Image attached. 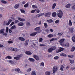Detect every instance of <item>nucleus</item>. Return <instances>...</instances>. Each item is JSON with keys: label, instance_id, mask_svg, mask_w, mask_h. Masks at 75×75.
I'll return each instance as SVG.
<instances>
[{"label": "nucleus", "instance_id": "nucleus-1", "mask_svg": "<svg viewBox=\"0 0 75 75\" xmlns=\"http://www.w3.org/2000/svg\"><path fill=\"white\" fill-rule=\"evenodd\" d=\"M59 13H57L58 17H59V18H62V16H63V13L62 11L61 10H59Z\"/></svg>", "mask_w": 75, "mask_h": 75}, {"label": "nucleus", "instance_id": "nucleus-2", "mask_svg": "<svg viewBox=\"0 0 75 75\" xmlns=\"http://www.w3.org/2000/svg\"><path fill=\"white\" fill-rule=\"evenodd\" d=\"M23 57V54H21L19 55H18V56L15 57L14 59H16V60H19L20 59V57Z\"/></svg>", "mask_w": 75, "mask_h": 75}, {"label": "nucleus", "instance_id": "nucleus-3", "mask_svg": "<svg viewBox=\"0 0 75 75\" xmlns=\"http://www.w3.org/2000/svg\"><path fill=\"white\" fill-rule=\"evenodd\" d=\"M53 72L54 74L55 72H57L58 70V67L57 66L54 67L53 68Z\"/></svg>", "mask_w": 75, "mask_h": 75}, {"label": "nucleus", "instance_id": "nucleus-4", "mask_svg": "<svg viewBox=\"0 0 75 75\" xmlns=\"http://www.w3.org/2000/svg\"><path fill=\"white\" fill-rule=\"evenodd\" d=\"M51 14V13L48 12L47 13H46L45 14V16L46 17H50V16Z\"/></svg>", "mask_w": 75, "mask_h": 75}, {"label": "nucleus", "instance_id": "nucleus-5", "mask_svg": "<svg viewBox=\"0 0 75 75\" xmlns=\"http://www.w3.org/2000/svg\"><path fill=\"white\" fill-rule=\"evenodd\" d=\"M33 58H34L37 61H38L40 59V58L37 55H33Z\"/></svg>", "mask_w": 75, "mask_h": 75}, {"label": "nucleus", "instance_id": "nucleus-6", "mask_svg": "<svg viewBox=\"0 0 75 75\" xmlns=\"http://www.w3.org/2000/svg\"><path fill=\"white\" fill-rule=\"evenodd\" d=\"M28 61L32 62H34L35 61V59L32 58H29L28 59Z\"/></svg>", "mask_w": 75, "mask_h": 75}, {"label": "nucleus", "instance_id": "nucleus-7", "mask_svg": "<svg viewBox=\"0 0 75 75\" xmlns=\"http://www.w3.org/2000/svg\"><path fill=\"white\" fill-rule=\"evenodd\" d=\"M26 54H27V55H30L32 54V53L30 51H27L25 52Z\"/></svg>", "mask_w": 75, "mask_h": 75}, {"label": "nucleus", "instance_id": "nucleus-8", "mask_svg": "<svg viewBox=\"0 0 75 75\" xmlns=\"http://www.w3.org/2000/svg\"><path fill=\"white\" fill-rule=\"evenodd\" d=\"M74 28H70L69 29V31L70 33H74Z\"/></svg>", "mask_w": 75, "mask_h": 75}, {"label": "nucleus", "instance_id": "nucleus-9", "mask_svg": "<svg viewBox=\"0 0 75 75\" xmlns=\"http://www.w3.org/2000/svg\"><path fill=\"white\" fill-rule=\"evenodd\" d=\"M37 32H33L30 34V35L31 37H33V36H35L36 35H37Z\"/></svg>", "mask_w": 75, "mask_h": 75}, {"label": "nucleus", "instance_id": "nucleus-10", "mask_svg": "<svg viewBox=\"0 0 75 75\" xmlns=\"http://www.w3.org/2000/svg\"><path fill=\"white\" fill-rule=\"evenodd\" d=\"M18 20L20 21H25V19L23 18H18Z\"/></svg>", "mask_w": 75, "mask_h": 75}, {"label": "nucleus", "instance_id": "nucleus-11", "mask_svg": "<svg viewBox=\"0 0 75 75\" xmlns=\"http://www.w3.org/2000/svg\"><path fill=\"white\" fill-rule=\"evenodd\" d=\"M52 16L53 17H55L57 16V13L55 12H54L52 13Z\"/></svg>", "mask_w": 75, "mask_h": 75}, {"label": "nucleus", "instance_id": "nucleus-12", "mask_svg": "<svg viewBox=\"0 0 75 75\" xmlns=\"http://www.w3.org/2000/svg\"><path fill=\"white\" fill-rule=\"evenodd\" d=\"M70 7L71 4H68L66 5L65 7H66V8H69Z\"/></svg>", "mask_w": 75, "mask_h": 75}, {"label": "nucleus", "instance_id": "nucleus-13", "mask_svg": "<svg viewBox=\"0 0 75 75\" xmlns=\"http://www.w3.org/2000/svg\"><path fill=\"white\" fill-rule=\"evenodd\" d=\"M18 40H21V41H25V39L21 37H19L18 38Z\"/></svg>", "mask_w": 75, "mask_h": 75}, {"label": "nucleus", "instance_id": "nucleus-14", "mask_svg": "<svg viewBox=\"0 0 75 75\" xmlns=\"http://www.w3.org/2000/svg\"><path fill=\"white\" fill-rule=\"evenodd\" d=\"M20 6V4H18L16 5L15 6H14V8H18V7H19V6Z\"/></svg>", "mask_w": 75, "mask_h": 75}, {"label": "nucleus", "instance_id": "nucleus-15", "mask_svg": "<svg viewBox=\"0 0 75 75\" xmlns=\"http://www.w3.org/2000/svg\"><path fill=\"white\" fill-rule=\"evenodd\" d=\"M35 31H39L40 30V28L39 27H37L34 29Z\"/></svg>", "mask_w": 75, "mask_h": 75}, {"label": "nucleus", "instance_id": "nucleus-16", "mask_svg": "<svg viewBox=\"0 0 75 75\" xmlns=\"http://www.w3.org/2000/svg\"><path fill=\"white\" fill-rule=\"evenodd\" d=\"M64 41H65V39H61L59 41V42H60V43H63V42H64Z\"/></svg>", "mask_w": 75, "mask_h": 75}, {"label": "nucleus", "instance_id": "nucleus-17", "mask_svg": "<svg viewBox=\"0 0 75 75\" xmlns=\"http://www.w3.org/2000/svg\"><path fill=\"white\" fill-rule=\"evenodd\" d=\"M24 25V23L22 22H20L18 24V25L20 27H21V26H23V25Z\"/></svg>", "mask_w": 75, "mask_h": 75}, {"label": "nucleus", "instance_id": "nucleus-18", "mask_svg": "<svg viewBox=\"0 0 75 75\" xmlns=\"http://www.w3.org/2000/svg\"><path fill=\"white\" fill-rule=\"evenodd\" d=\"M52 51H53V50H52L51 47V48H49L48 50V52H49V53L51 52H52Z\"/></svg>", "mask_w": 75, "mask_h": 75}, {"label": "nucleus", "instance_id": "nucleus-19", "mask_svg": "<svg viewBox=\"0 0 75 75\" xmlns=\"http://www.w3.org/2000/svg\"><path fill=\"white\" fill-rule=\"evenodd\" d=\"M47 21L48 23H51L53 22V21L52 19L47 20Z\"/></svg>", "mask_w": 75, "mask_h": 75}, {"label": "nucleus", "instance_id": "nucleus-20", "mask_svg": "<svg viewBox=\"0 0 75 75\" xmlns=\"http://www.w3.org/2000/svg\"><path fill=\"white\" fill-rule=\"evenodd\" d=\"M60 55L62 57H65L67 56V54L65 53H62L60 54Z\"/></svg>", "mask_w": 75, "mask_h": 75}, {"label": "nucleus", "instance_id": "nucleus-21", "mask_svg": "<svg viewBox=\"0 0 75 75\" xmlns=\"http://www.w3.org/2000/svg\"><path fill=\"white\" fill-rule=\"evenodd\" d=\"M75 50V47L74 46H73L72 48H71V52H74Z\"/></svg>", "mask_w": 75, "mask_h": 75}, {"label": "nucleus", "instance_id": "nucleus-22", "mask_svg": "<svg viewBox=\"0 0 75 75\" xmlns=\"http://www.w3.org/2000/svg\"><path fill=\"white\" fill-rule=\"evenodd\" d=\"M1 2L2 3H3L4 4H7V1H6L4 0H1Z\"/></svg>", "mask_w": 75, "mask_h": 75}, {"label": "nucleus", "instance_id": "nucleus-23", "mask_svg": "<svg viewBox=\"0 0 75 75\" xmlns=\"http://www.w3.org/2000/svg\"><path fill=\"white\" fill-rule=\"evenodd\" d=\"M51 48H52L53 50H55L57 48V47L55 46H52L51 47Z\"/></svg>", "mask_w": 75, "mask_h": 75}, {"label": "nucleus", "instance_id": "nucleus-24", "mask_svg": "<svg viewBox=\"0 0 75 75\" xmlns=\"http://www.w3.org/2000/svg\"><path fill=\"white\" fill-rule=\"evenodd\" d=\"M45 75H50L51 74V73L50 71H46L45 73Z\"/></svg>", "mask_w": 75, "mask_h": 75}, {"label": "nucleus", "instance_id": "nucleus-25", "mask_svg": "<svg viewBox=\"0 0 75 75\" xmlns=\"http://www.w3.org/2000/svg\"><path fill=\"white\" fill-rule=\"evenodd\" d=\"M72 41L74 42H75V36H74L72 38Z\"/></svg>", "mask_w": 75, "mask_h": 75}, {"label": "nucleus", "instance_id": "nucleus-26", "mask_svg": "<svg viewBox=\"0 0 75 75\" xmlns=\"http://www.w3.org/2000/svg\"><path fill=\"white\" fill-rule=\"evenodd\" d=\"M32 75H36V73L34 71H33L31 73Z\"/></svg>", "mask_w": 75, "mask_h": 75}, {"label": "nucleus", "instance_id": "nucleus-27", "mask_svg": "<svg viewBox=\"0 0 75 75\" xmlns=\"http://www.w3.org/2000/svg\"><path fill=\"white\" fill-rule=\"evenodd\" d=\"M8 61L9 62V63L11 64L12 65H14V62H13V61L12 60H9Z\"/></svg>", "mask_w": 75, "mask_h": 75}, {"label": "nucleus", "instance_id": "nucleus-28", "mask_svg": "<svg viewBox=\"0 0 75 75\" xmlns=\"http://www.w3.org/2000/svg\"><path fill=\"white\" fill-rule=\"evenodd\" d=\"M42 41H43V39H42V38H39V42H42Z\"/></svg>", "mask_w": 75, "mask_h": 75}, {"label": "nucleus", "instance_id": "nucleus-29", "mask_svg": "<svg viewBox=\"0 0 75 75\" xmlns=\"http://www.w3.org/2000/svg\"><path fill=\"white\" fill-rule=\"evenodd\" d=\"M7 58H8L9 59H11L12 58L11 57V56H7L6 58H5L6 59H7Z\"/></svg>", "mask_w": 75, "mask_h": 75}, {"label": "nucleus", "instance_id": "nucleus-30", "mask_svg": "<svg viewBox=\"0 0 75 75\" xmlns=\"http://www.w3.org/2000/svg\"><path fill=\"white\" fill-rule=\"evenodd\" d=\"M60 50V52H61V51H64L65 50V49L64 48H63L62 47H60L59 49Z\"/></svg>", "mask_w": 75, "mask_h": 75}, {"label": "nucleus", "instance_id": "nucleus-31", "mask_svg": "<svg viewBox=\"0 0 75 75\" xmlns=\"http://www.w3.org/2000/svg\"><path fill=\"white\" fill-rule=\"evenodd\" d=\"M11 28L12 30H14V29L16 28V26L15 25H13L11 27Z\"/></svg>", "mask_w": 75, "mask_h": 75}, {"label": "nucleus", "instance_id": "nucleus-32", "mask_svg": "<svg viewBox=\"0 0 75 75\" xmlns=\"http://www.w3.org/2000/svg\"><path fill=\"white\" fill-rule=\"evenodd\" d=\"M4 29H2L0 30V33H1V34H3V33H4Z\"/></svg>", "mask_w": 75, "mask_h": 75}, {"label": "nucleus", "instance_id": "nucleus-33", "mask_svg": "<svg viewBox=\"0 0 75 75\" xmlns=\"http://www.w3.org/2000/svg\"><path fill=\"white\" fill-rule=\"evenodd\" d=\"M53 36L54 35L52 34H49L48 35V37H49V38H51L52 37H53Z\"/></svg>", "mask_w": 75, "mask_h": 75}, {"label": "nucleus", "instance_id": "nucleus-34", "mask_svg": "<svg viewBox=\"0 0 75 75\" xmlns=\"http://www.w3.org/2000/svg\"><path fill=\"white\" fill-rule=\"evenodd\" d=\"M44 25L45 28H47L48 27V25L47 23H44Z\"/></svg>", "mask_w": 75, "mask_h": 75}, {"label": "nucleus", "instance_id": "nucleus-35", "mask_svg": "<svg viewBox=\"0 0 75 75\" xmlns=\"http://www.w3.org/2000/svg\"><path fill=\"white\" fill-rule=\"evenodd\" d=\"M69 25H70V26H71L72 25V22L71 21V20H70L69 21Z\"/></svg>", "mask_w": 75, "mask_h": 75}, {"label": "nucleus", "instance_id": "nucleus-36", "mask_svg": "<svg viewBox=\"0 0 75 75\" xmlns=\"http://www.w3.org/2000/svg\"><path fill=\"white\" fill-rule=\"evenodd\" d=\"M55 6H56V4L55 3H54L52 6V8H53V9L55 8Z\"/></svg>", "mask_w": 75, "mask_h": 75}, {"label": "nucleus", "instance_id": "nucleus-37", "mask_svg": "<svg viewBox=\"0 0 75 75\" xmlns=\"http://www.w3.org/2000/svg\"><path fill=\"white\" fill-rule=\"evenodd\" d=\"M65 46L67 47H69V44L68 42L65 45Z\"/></svg>", "mask_w": 75, "mask_h": 75}, {"label": "nucleus", "instance_id": "nucleus-38", "mask_svg": "<svg viewBox=\"0 0 75 75\" xmlns=\"http://www.w3.org/2000/svg\"><path fill=\"white\" fill-rule=\"evenodd\" d=\"M28 6V4L27 3L25 4V5H24V7L25 8H26Z\"/></svg>", "mask_w": 75, "mask_h": 75}, {"label": "nucleus", "instance_id": "nucleus-39", "mask_svg": "<svg viewBox=\"0 0 75 75\" xmlns=\"http://www.w3.org/2000/svg\"><path fill=\"white\" fill-rule=\"evenodd\" d=\"M64 66L62 65L60 67V70H61V71H63V70H64Z\"/></svg>", "mask_w": 75, "mask_h": 75}, {"label": "nucleus", "instance_id": "nucleus-40", "mask_svg": "<svg viewBox=\"0 0 75 75\" xmlns=\"http://www.w3.org/2000/svg\"><path fill=\"white\" fill-rule=\"evenodd\" d=\"M69 60L71 64H73V63H74V60H71V59H70Z\"/></svg>", "mask_w": 75, "mask_h": 75}, {"label": "nucleus", "instance_id": "nucleus-41", "mask_svg": "<svg viewBox=\"0 0 75 75\" xmlns=\"http://www.w3.org/2000/svg\"><path fill=\"white\" fill-rule=\"evenodd\" d=\"M68 57H69V58H73L74 57V55H69Z\"/></svg>", "mask_w": 75, "mask_h": 75}, {"label": "nucleus", "instance_id": "nucleus-42", "mask_svg": "<svg viewBox=\"0 0 75 75\" xmlns=\"http://www.w3.org/2000/svg\"><path fill=\"white\" fill-rule=\"evenodd\" d=\"M36 11V13H40V10L38 8H37L36 9H35Z\"/></svg>", "mask_w": 75, "mask_h": 75}, {"label": "nucleus", "instance_id": "nucleus-43", "mask_svg": "<svg viewBox=\"0 0 75 75\" xmlns=\"http://www.w3.org/2000/svg\"><path fill=\"white\" fill-rule=\"evenodd\" d=\"M63 33H64V32H62V33H59L57 34V35H59L60 36H61V35H62Z\"/></svg>", "mask_w": 75, "mask_h": 75}, {"label": "nucleus", "instance_id": "nucleus-44", "mask_svg": "<svg viewBox=\"0 0 75 75\" xmlns=\"http://www.w3.org/2000/svg\"><path fill=\"white\" fill-rule=\"evenodd\" d=\"M13 29L11 28H10L9 30V32L10 33H11V32L13 31Z\"/></svg>", "mask_w": 75, "mask_h": 75}, {"label": "nucleus", "instance_id": "nucleus-45", "mask_svg": "<svg viewBox=\"0 0 75 75\" xmlns=\"http://www.w3.org/2000/svg\"><path fill=\"white\" fill-rule=\"evenodd\" d=\"M70 69H71V70L73 71V70H74V69H75V67H72Z\"/></svg>", "mask_w": 75, "mask_h": 75}, {"label": "nucleus", "instance_id": "nucleus-46", "mask_svg": "<svg viewBox=\"0 0 75 75\" xmlns=\"http://www.w3.org/2000/svg\"><path fill=\"white\" fill-rule=\"evenodd\" d=\"M56 52L57 53H58V52H60V50L59 49H57L56 50Z\"/></svg>", "mask_w": 75, "mask_h": 75}, {"label": "nucleus", "instance_id": "nucleus-47", "mask_svg": "<svg viewBox=\"0 0 75 75\" xmlns=\"http://www.w3.org/2000/svg\"><path fill=\"white\" fill-rule=\"evenodd\" d=\"M6 33H8V27H6Z\"/></svg>", "mask_w": 75, "mask_h": 75}, {"label": "nucleus", "instance_id": "nucleus-48", "mask_svg": "<svg viewBox=\"0 0 75 75\" xmlns=\"http://www.w3.org/2000/svg\"><path fill=\"white\" fill-rule=\"evenodd\" d=\"M31 71V68H29L27 70V72H30V71Z\"/></svg>", "mask_w": 75, "mask_h": 75}, {"label": "nucleus", "instance_id": "nucleus-49", "mask_svg": "<svg viewBox=\"0 0 75 75\" xmlns=\"http://www.w3.org/2000/svg\"><path fill=\"white\" fill-rule=\"evenodd\" d=\"M21 11L22 13H25V11L23 9H21Z\"/></svg>", "mask_w": 75, "mask_h": 75}, {"label": "nucleus", "instance_id": "nucleus-50", "mask_svg": "<svg viewBox=\"0 0 75 75\" xmlns=\"http://www.w3.org/2000/svg\"><path fill=\"white\" fill-rule=\"evenodd\" d=\"M32 7L33 8H37V6H36L35 5H33L32 6Z\"/></svg>", "mask_w": 75, "mask_h": 75}, {"label": "nucleus", "instance_id": "nucleus-51", "mask_svg": "<svg viewBox=\"0 0 75 75\" xmlns=\"http://www.w3.org/2000/svg\"><path fill=\"white\" fill-rule=\"evenodd\" d=\"M15 71H17V72H19V71H20V70L19 68H18L16 69Z\"/></svg>", "mask_w": 75, "mask_h": 75}, {"label": "nucleus", "instance_id": "nucleus-52", "mask_svg": "<svg viewBox=\"0 0 75 75\" xmlns=\"http://www.w3.org/2000/svg\"><path fill=\"white\" fill-rule=\"evenodd\" d=\"M59 58V57L56 56L54 57V59H58Z\"/></svg>", "mask_w": 75, "mask_h": 75}, {"label": "nucleus", "instance_id": "nucleus-53", "mask_svg": "<svg viewBox=\"0 0 75 75\" xmlns=\"http://www.w3.org/2000/svg\"><path fill=\"white\" fill-rule=\"evenodd\" d=\"M35 11H36L35 9L34 10H32L31 11V13H35Z\"/></svg>", "mask_w": 75, "mask_h": 75}, {"label": "nucleus", "instance_id": "nucleus-54", "mask_svg": "<svg viewBox=\"0 0 75 75\" xmlns=\"http://www.w3.org/2000/svg\"><path fill=\"white\" fill-rule=\"evenodd\" d=\"M59 20H57L55 21V23H56V24H57V23H59Z\"/></svg>", "mask_w": 75, "mask_h": 75}, {"label": "nucleus", "instance_id": "nucleus-55", "mask_svg": "<svg viewBox=\"0 0 75 75\" xmlns=\"http://www.w3.org/2000/svg\"><path fill=\"white\" fill-rule=\"evenodd\" d=\"M19 22V21L18 20H16L15 21V23L16 24V23H18Z\"/></svg>", "mask_w": 75, "mask_h": 75}, {"label": "nucleus", "instance_id": "nucleus-56", "mask_svg": "<svg viewBox=\"0 0 75 75\" xmlns=\"http://www.w3.org/2000/svg\"><path fill=\"white\" fill-rule=\"evenodd\" d=\"M40 46L41 47H42V46H44V47H45V46H46V45H45V44H44V45H43V44H41L40 45Z\"/></svg>", "mask_w": 75, "mask_h": 75}, {"label": "nucleus", "instance_id": "nucleus-57", "mask_svg": "<svg viewBox=\"0 0 75 75\" xmlns=\"http://www.w3.org/2000/svg\"><path fill=\"white\" fill-rule=\"evenodd\" d=\"M70 67L69 66H67L66 67V69H67V70H68V69H69V67Z\"/></svg>", "mask_w": 75, "mask_h": 75}, {"label": "nucleus", "instance_id": "nucleus-58", "mask_svg": "<svg viewBox=\"0 0 75 75\" xmlns=\"http://www.w3.org/2000/svg\"><path fill=\"white\" fill-rule=\"evenodd\" d=\"M13 24H14V22H12L11 23V24L10 25L11 26H12L13 25Z\"/></svg>", "mask_w": 75, "mask_h": 75}, {"label": "nucleus", "instance_id": "nucleus-59", "mask_svg": "<svg viewBox=\"0 0 75 75\" xmlns=\"http://www.w3.org/2000/svg\"><path fill=\"white\" fill-rule=\"evenodd\" d=\"M8 44H12L13 43V41H10L8 42Z\"/></svg>", "mask_w": 75, "mask_h": 75}, {"label": "nucleus", "instance_id": "nucleus-60", "mask_svg": "<svg viewBox=\"0 0 75 75\" xmlns=\"http://www.w3.org/2000/svg\"><path fill=\"white\" fill-rule=\"evenodd\" d=\"M26 24L28 25V26H29L30 25V23L29 22H27L26 23Z\"/></svg>", "mask_w": 75, "mask_h": 75}, {"label": "nucleus", "instance_id": "nucleus-61", "mask_svg": "<svg viewBox=\"0 0 75 75\" xmlns=\"http://www.w3.org/2000/svg\"><path fill=\"white\" fill-rule=\"evenodd\" d=\"M41 65H42V66H43V67H44V63L42 62V63H41Z\"/></svg>", "mask_w": 75, "mask_h": 75}, {"label": "nucleus", "instance_id": "nucleus-62", "mask_svg": "<svg viewBox=\"0 0 75 75\" xmlns=\"http://www.w3.org/2000/svg\"><path fill=\"white\" fill-rule=\"evenodd\" d=\"M45 31L47 33H49L50 32V29H47Z\"/></svg>", "mask_w": 75, "mask_h": 75}, {"label": "nucleus", "instance_id": "nucleus-63", "mask_svg": "<svg viewBox=\"0 0 75 75\" xmlns=\"http://www.w3.org/2000/svg\"><path fill=\"white\" fill-rule=\"evenodd\" d=\"M11 21H12V20H11V19H10V20H9V21H8V22L10 24V23H11Z\"/></svg>", "mask_w": 75, "mask_h": 75}, {"label": "nucleus", "instance_id": "nucleus-64", "mask_svg": "<svg viewBox=\"0 0 75 75\" xmlns=\"http://www.w3.org/2000/svg\"><path fill=\"white\" fill-rule=\"evenodd\" d=\"M36 16H37L38 17H41V15H40V14H38Z\"/></svg>", "mask_w": 75, "mask_h": 75}]
</instances>
